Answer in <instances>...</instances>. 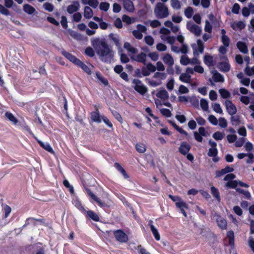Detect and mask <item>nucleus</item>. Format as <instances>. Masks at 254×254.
Wrapping results in <instances>:
<instances>
[{"label": "nucleus", "instance_id": "bf43d9fd", "mask_svg": "<svg viewBox=\"0 0 254 254\" xmlns=\"http://www.w3.org/2000/svg\"><path fill=\"white\" fill-rule=\"evenodd\" d=\"M192 8L190 7H188L185 11V14L187 18H190L193 14Z\"/></svg>", "mask_w": 254, "mask_h": 254}, {"label": "nucleus", "instance_id": "c03bdc74", "mask_svg": "<svg viewBox=\"0 0 254 254\" xmlns=\"http://www.w3.org/2000/svg\"><path fill=\"white\" fill-rule=\"evenodd\" d=\"M170 4L174 9H179L181 8V3L179 0H171Z\"/></svg>", "mask_w": 254, "mask_h": 254}, {"label": "nucleus", "instance_id": "5fc2aeb1", "mask_svg": "<svg viewBox=\"0 0 254 254\" xmlns=\"http://www.w3.org/2000/svg\"><path fill=\"white\" fill-rule=\"evenodd\" d=\"M159 111L161 114L166 117L169 118L171 116V113L169 109L162 108L160 109Z\"/></svg>", "mask_w": 254, "mask_h": 254}, {"label": "nucleus", "instance_id": "79ce46f5", "mask_svg": "<svg viewBox=\"0 0 254 254\" xmlns=\"http://www.w3.org/2000/svg\"><path fill=\"white\" fill-rule=\"evenodd\" d=\"M78 66L80 67L85 72H86L87 73L90 74L91 73V70L90 69V68L83 64L82 62L80 61L77 64Z\"/></svg>", "mask_w": 254, "mask_h": 254}, {"label": "nucleus", "instance_id": "4be33fe9", "mask_svg": "<svg viewBox=\"0 0 254 254\" xmlns=\"http://www.w3.org/2000/svg\"><path fill=\"white\" fill-rule=\"evenodd\" d=\"M87 193L94 200H95L100 207H104L105 203L103 202L98 197H97L94 193H93L91 190L88 189H86Z\"/></svg>", "mask_w": 254, "mask_h": 254}, {"label": "nucleus", "instance_id": "3c124183", "mask_svg": "<svg viewBox=\"0 0 254 254\" xmlns=\"http://www.w3.org/2000/svg\"><path fill=\"white\" fill-rule=\"evenodd\" d=\"M238 185L237 181H228L226 184L225 187L230 188H235Z\"/></svg>", "mask_w": 254, "mask_h": 254}, {"label": "nucleus", "instance_id": "c756f323", "mask_svg": "<svg viewBox=\"0 0 254 254\" xmlns=\"http://www.w3.org/2000/svg\"><path fill=\"white\" fill-rule=\"evenodd\" d=\"M136 151L139 153H144L146 151V145L142 142H138L135 145Z\"/></svg>", "mask_w": 254, "mask_h": 254}, {"label": "nucleus", "instance_id": "f03ea898", "mask_svg": "<svg viewBox=\"0 0 254 254\" xmlns=\"http://www.w3.org/2000/svg\"><path fill=\"white\" fill-rule=\"evenodd\" d=\"M167 74L163 72H156L153 75L145 79L146 82L150 86L155 87L162 84V80L166 79Z\"/></svg>", "mask_w": 254, "mask_h": 254}, {"label": "nucleus", "instance_id": "052dcab7", "mask_svg": "<svg viewBox=\"0 0 254 254\" xmlns=\"http://www.w3.org/2000/svg\"><path fill=\"white\" fill-rule=\"evenodd\" d=\"M43 7L45 10L52 12L54 10V6L49 2H46L43 4Z\"/></svg>", "mask_w": 254, "mask_h": 254}, {"label": "nucleus", "instance_id": "dca6fc26", "mask_svg": "<svg viewBox=\"0 0 254 254\" xmlns=\"http://www.w3.org/2000/svg\"><path fill=\"white\" fill-rule=\"evenodd\" d=\"M32 134L33 136V137H34V138L37 141V142L39 143V144L40 145V146L43 148H44L47 151H48L52 154L55 153V152L54 151L52 147L51 146V145H50V144L49 143H48V142L44 143V142H42V141L39 140L35 136H34V135L33 134Z\"/></svg>", "mask_w": 254, "mask_h": 254}, {"label": "nucleus", "instance_id": "f3484780", "mask_svg": "<svg viewBox=\"0 0 254 254\" xmlns=\"http://www.w3.org/2000/svg\"><path fill=\"white\" fill-rule=\"evenodd\" d=\"M176 206L181 210L185 217H187L185 209H188V205L184 201L181 199L180 201H178V202L176 203Z\"/></svg>", "mask_w": 254, "mask_h": 254}, {"label": "nucleus", "instance_id": "5701e85b", "mask_svg": "<svg viewBox=\"0 0 254 254\" xmlns=\"http://www.w3.org/2000/svg\"><path fill=\"white\" fill-rule=\"evenodd\" d=\"M146 57L147 56L146 54L141 52L137 56H134V55L133 57H131V59L137 62L145 64Z\"/></svg>", "mask_w": 254, "mask_h": 254}, {"label": "nucleus", "instance_id": "0e129e2a", "mask_svg": "<svg viewBox=\"0 0 254 254\" xmlns=\"http://www.w3.org/2000/svg\"><path fill=\"white\" fill-rule=\"evenodd\" d=\"M227 139L229 143H233L236 141L237 136L236 134H228Z\"/></svg>", "mask_w": 254, "mask_h": 254}, {"label": "nucleus", "instance_id": "f8f14e48", "mask_svg": "<svg viewBox=\"0 0 254 254\" xmlns=\"http://www.w3.org/2000/svg\"><path fill=\"white\" fill-rule=\"evenodd\" d=\"M96 111L92 112L91 113V119L94 122L97 123H100L102 122V117L104 115H101L99 114V111L97 109V107L95 106Z\"/></svg>", "mask_w": 254, "mask_h": 254}, {"label": "nucleus", "instance_id": "393cba45", "mask_svg": "<svg viewBox=\"0 0 254 254\" xmlns=\"http://www.w3.org/2000/svg\"><path fill=\"white\" fill-rule=\"evenodd\" d=\"M148 225L150 227L151 231L153 234L155 239L157 241H159L160 239V235L158 232L157 229L153 225V221L152 220H150L149 221Z\"/></svg>", "mask_w": 254, "mask_h": 254}, {"label": "nucleus", "instance_id": "ddd939ff", "mask_svg": "<svg viewBox=\"0 0 254 254\" xmlns=\"http://www.w3.org/2000/svg\"><path fill=\"white\" fill-rule=\"evenodd\" d=\"M80 7V4L78 1H73L67 7V11L70 14L77 11Z\"/></svg>", "mask_w": 254, "mask_h": 254}, {"label": "nucleus", "instance_id": "6ab92c4d", "mask_svg": "<svg viewBox=\"0 0 254 254\" xmlns=\"http://www.w3.org/2000/svg\"><path fill=\"white\" fill-rule=\"evenodd\" d=\"M211 72L213 75L212 78L215 82H224V77L216 70H212Z\"/></svg>", "mask_w": 254, "mask_h": 254}, {"label": "nucleus", "instance_id": "bb28decb", "mask_svg": "<svg viewBox=\"0 0 254 254\" xmlns=\"http://www.w3.org/2000/svg\"><path fill=\"white\" fill-rule=\"evenodd\" d=\"M156 96L163 100H166L169 98V94L165 89H161L157 92Z\"/></svg>", "mask_w": 254, "mask_h": 254}, {"label": "nucleus", "instance_id": "37998d69", "mask_svg": "<svg viewBox=\"0 0 254 254\" xmlns=\"http://www.w3.org/2000/svg\"><path fill=\"white\" fill-rule=\"evenodd\" d=\"M122 20L127 24H131L135 22V18H131L127 15H124L122 17Z\"/></svg>", "mask_w": 254, "mask_h": 254}, {"label": "nucleus", "instance_id": "603ef678", "mask_svg": "<svg viewBox=\"0 0 254 254\" xmlns=\"http://www.w3.org/2000/svg\"><path fill=\"white\" fill-rule=\"evenodd\" d=\"M219 91L221 97L223 98H228L230 96V93L225 89H221Z\"/></svg>", "mask_w": 254, "mask_h": 254}, {"label": "nucleus", "instance_id": "4c0bfd02", "mask_svg": "<svg viewBox=\"0 0 254 254\" xmlns=\"http://www.w3.org/2000/svg\"><path fill=\"white\" fill-rule=\"evenodd\" d=\"M210 190L213 196L215 198H216L218 201L220 202L221 199L218 189L215 188L214 187H211Z\"/></svg>", "mask_w": 254, "mask_h": 254}, {"label": "nucleus", "instance_id": "9d476101", "mask_svg": "<svg viewBox=\"0 0 254 254\" xmlns=\"http://www.w3.org/2000/svg\"><path fill=\"white\" fill-rule=\"evenodd\" d=\"M225 106L228 114L230 115H235L237 112V108L235 105L230 100L225 101Z\"/></svg>", "mask_w": 254, "mask_h": 254}, {"label": "nucleus", "instance_id": "9b49d317", "mask_svg": "<svg viewBox=\"0 0 254 254\" xmlns=\"http://www.w3.org/2000/svg\"><path fill=\"white\" fill-rule=\"evenodd\" d=\"M209 144L211 147L209 149L208 155L210 157H215L218 153V151L216 148V143L212 140H209Z\"/></svg>", "mask_w": 254, "mask_h": 254}, {"label": "nucleus", "instance_id": "58836bf2", "mask_svg": "<svg viewBox=\"0 0 254 254\" xmlns=\"http://www.w3.org/2000/svg\"><path fill=\"white\" fill-rule=\"evenodd\" d=\"M115 166L116 168V169L120 172V173L123 175L124 177L126 179L128 178V176L127 174L126 171L124 170V169L118 163H116L115 164Z\"/></svg>", "mask_w": 254, "mask_h": 254}, {"label": "nucleus", "instance_id": "1a4fd4ad", "mask_svg": "<svg viewBox=\"0 0 254 254\" xmlns=\"http://www.w3.org/2000/svg\"><path fill=\"white\" fill-rule=\"evenodd\" d=\"M122 2L124 8L129 12H133L135 7L133 2L131 0H119Z\"/></svg>", "mask_w": 254, "mask_h": 254}, {"label": "nucleus", "instance_id": "338daca9", "mask_svg": "<svg viewBox=\"0 0 254 254\" xmlns=\"http://www.w3.org/2000/svg\"><path fill=\"white\" fill-rule=\"evenodd\" d=\"M208 120L213 125L216 126L218 124V120L213 115L209 116Z\"/></svg>", "mask_w": 254, "mask_h": 254}, {"label": "nucleus", "instance_id": "412c9836", "mask_svg": "<svg viewBox=\"0 0 254 254\" xmlns=\"http://www.w3.org/2000/svg\"><path fill=\"white\" fill-rule=\"evenodd\" d=\"M240 101L245 105H248L250 103H254V94H251L250 96H242Z\"/></svg>", "mask_w": 254, "mask_h": 254}, {"label": "nucleus", "instance_id": "0eeeda50", "mask_svg": "<svg viewBox=\"0 0 254 254\" xmlns=\"http://www.w3.org/2000/svg\"><path fill=\"white\" fill-rule=\"evenodd\" d=\"M187 28L191 33H193L196 36H200L202 32L201 27L195 24L192 21H189L187 23Z\"/></svg>", "mask_w": 254, "mask_h": 254}, {"label": "nucleus", "instance_id": "69168bd1", "mask_svg": "<svg viewBox=\"0 0 254 254\" xmlns=\"http://www.w3.org/2000/svg\"><path fill=\"white\" fill-rule=\"evenodd\" d=\"M82 18V15L79 12L74 13L72 16V19L74 22H79Z\"/></svg>", "mask_w": 254, "mask_h": 254}, {"label": "nucleus", "instance_id": "72a5a7b5", "mask_svg": "<svg viewBox=\"0 0 254 254\" xmlns=\"http://www.w3.org/2000/svg\"><path fill=\"white\" fill-rule=\"evenodd\" d=\"M191 76L188 73H183L181 74L179 77V79L183 82L190 83V81Z\"/></svg>", "mask_w": 254, "mask_h": 254}, {"label": "nucleus", "instance_id": "7ed1b4c3", "mask_svg": "<svg viewBox=\"0 0 254 254\" xmlns=\"http://www.w3.org/2000/svg\"><path fill=\"white\" fill-rule=\"evenodd\" d=\"M154 14L158 18H164L167 17L169 14L168 7L163 3L158 2L154 10Z\"/></svg>", "mask_w": 254, "mask_h": 254}, {"label": "nucleus", "instance_id": "aec40b11", "mask_svg": "<svg viewBox=\"0 0 254 254\" xmlns=\"http://www.w3.org/2000/svg\"><path fill=\"white\" fill-rule=\"evenodd\" d=\"M62 54L67 58L69 61L73 63L74 64L77 65L78 63L79 62L80 60L77 59L76 57H75L72 55L70 54L69 53H67L65 51H63Z\"/></svg>", "mask_w": 254, "mask_h": 254}, {"label": "nucleus", "instance_id": "2eb2a0df", "mask_svg": "<svg viewBox=\"0 0 254 254\" xmlns=\"http://www.w3.org/2000/svg\"><path fill=\"white\" fill-rule=\"evenodd\" d=\"M124 48L127 50L131 58L137 52V49L133 47L130 43L128 42L125 43L124 45Z\"/></svg>", "mask_w": 254, "mask_h": 254}, {"label": "nucleus", "instance_id": "f704fd0d", "mask_svg": "<svg viewBox=\"0 0 254 254\" xmlns=\"http://www.w3.org/2000/svg\"><path fill=\"white\" fill-rule=\"evenodd\" d=\"M160 37L162 40L166 41L171 45H173L175 42V38L174 36L161 35Z\"/></svg>", "mask_w": 254, "mask_h": 254}, {"label": "nucleus", "instance_id": "b1692460", "mask_svg": "<svg viewBox=\"0 0 254 254\" xmlns=\"http://www.w3.org/2000/svg\"><path fill=\"white\" fill-rule=\"evenodd\" d=\"M231 26L234 30L242 29L245 27L246 24L242 21H235L231 24Z\"/></svg>", "mask_w": 254, "mask_h": 254}, {"label": "nucleus", "instance_id": "8fccbe9b", "mask_svg": "<svg viewBox=\"0 0 254 254\" xmlns=\"http://www.w3.org/2000/svg\"><path fill=\"white\" fill-rule=\"evenodd\" d=\"M212 108L213 110L217 113L219 114H223L222 109L221 108L220 105L218 103H214L212 105Z\"/></svg>", "mask_w": 254, "mask_h": 254}, {"label": "nucleus", "instance_id": "774afa93", "mask_svg": "<svg viewBox=\"0 0 254 254\" xmlns=\"http://www.w3.org/2000/svg\"><path fill=\"white\" fill-rule=\"evenodd\" d=\"M245 73L249 76L254 75V66L252 68H250L249 66H247L245 70Z\"/></svg>", "mask_w": 254, "mask_h": 254}, {"label": "nucleus", "instance_id": "39448f33", "mask_svg": "<svg viewBox=\"0 0 254 254\" xmlns=\"http://www.w3.org/2000/svg\"><path fill=\"white\" fill-rule=\"evenodd\" d=\"M191 47L193 50V54L194 57H198L200 54H202L204 51V44L202 41L198 39L196 44H192Z\"/></svg>", "mask_w": 254, "mask_h": 254}, {"label": "nucleus", "instance_id": "f257e3e1", "mask_svg": "<svg viewBox=\"0 0 254 254\" xmlns=\"http://www.w3.org/2000/svg\"><path fill=\"white\" fill-rule=\"evenodd\" d=\"M91 44L102 61L111 62L114 56V52L104 39L93 38L91 39Z\"/></svg>", "mask_w": 254, "mask_h": 254}, {"label": "nucleus", "instance_id": "c85d7f7f", "mask_svg": "<svg viewBox=\"0 0 254 254\" xmlns=\"http://www.w3.org/2000/svg\"><path fill=\"white\" fill-rule=\"evenodd\" d=\"M74 205L82 212H86V209L82 205V204L77 197H75L72 200Z\"/></svg>", "mask_w": 254, "mask_h": 254}, {"label": "nucleus", "instance_id": "49530a36", "mask_svg": "<svg viewBox=\"0 0 254 254\" xmlns=\"http://www.w3.org/2000/svg\"><path fill=\"white\" fill-rule=\"evenodd\" d=\"M146 24H149L152 28H156L161 25V22L158 20H149Z\"/></svg>", "mask_w": 254, "mask_h": 254}, {"label": "nucleus", "instance_id": "e433bc0d", "mask_svg": "<svg viewBox=\"0 0 254 254\" xmlns=\"http://www.w3.org/2000/svg\"><path fill=\"white\" fill-rule=\"evenodd\" d=\"M227 237L229 239V243L230 245L233 246L234 245V233L233 231H229L227 233Z\"/></svg>", "mask_w": 254, "mask_h": 254}, {"label": "nucleus", "instance_id": "864d4df0", "mask_svg": "<svg viewBox=\"0 0 254 254\" xmlns=\"http://www.w3.org/2000/svg\"><path fill=\"white\" fill-rule=\"evenodd\" d=\"M219 126L222 128H225L227 126V122L224 118H220L218 121Z\"/></svg>", "mask_w": 254, "mask_h": 254}, {"label": "nucleus", "instance_id": "680f3d73", "mask_svg": "<svg viewBox=\"0 0 254 254\" xmlns=\"http://www.w3.org/2000/svg\"><path fill=\"white\" fill-rule=\"evenodd\" d=\"M221 41L225 47H229L230 44V39L228 37V36H222Z\"/></svg>", "mask_w": 254, "mask_h": 254}, {"label": "nucleus", "instance_id": "cd10ccee", "mask_svg": "<svg viewBox=\"0 0 254 254\" xmlns=\"http://www.w3.org/2000/svg\"><path fill=\"white\" fill-rule=\"evenodd\" d=\"M203 62L208 66H210L213 64V58L208 54H205L203 58Z\"/></svg>", "mask_w": 254, "mask_h": 254}, {"label": "nucleus", "instance_id": "a211bd4d", "mask_svg": "<svg viewBox=\"0 0 254 254\" xmlns=\"http://www.w3.org/2000/svg\"><path fill=\"white\" fill-rule=\"evenodd\" d=\"M162 60L166 64L170 66H172L174 64V59L171 55L169 54H165L162 58Z\"/></svg>", "mask_w": 254, "mask_h": 254}, {"label": "nucleus", "instance_id": "423d86ee", "mask_svg": "<svg viewBox=\"0 0 254 254\" xmlns=\"http://www.w3.org/2000/svg\"><path fill=\"white\" fill-rule=\"evenodd\" d=\"M213 218L216 221L217 226L222 230H226L227 228L226 220L219 214L215 213L213 214Z\"/></svg>", "mask_w": 254, "mask_h": 254}, {"label": "nucleus", "instance_id": "7c9ffc66", "mask_svg": "<svg viewBox=\"0 0 254 254\" xmlns=\"http://www.w3.org/2000/svg\"><path fill=\"white\" fill-rule=\"evenodd\" d=\"M93 12L92 9L89 6H85L84 9V16L87 19H90L92 17Z\"/></svg>", "mask_w": 254, "mask_h": 254}, {"label": "nucleus", "instance_id": "20e7f679", "mask_svg": "<svg viewBox=\"0 0 254 254\" xmlns=\"http://www.w3.org/2000/svg\"><path fill=\"white\" fill-rule=\"evenodd\" d=\"M132 86L136 91L141 95L145 94L148 90L147 87L138 79H134L132 80Z\"/></svg>", "mask_w": 254, "mask_h": 254}, {"label": "nucleus", "instance_id": "a18cd8bd", "mask_svg": "<svg viewBox=\"0 0 254 254\" xmlns=\"http://www.w3.org/2000/svg\"><path fill=\"white\" fill-rule=\"evenodd\" d=\"M180 62L181 64L187 65L189 64L190 59L187 55H184L181 57Z\"/></svg>", "mask_w": 254, "mask_h": 254}, {"label": "nucleus", "instance_id": "4468645a", "mask_svg": "<svg viewBox=\"0 0 254 254\" xmlns=\"http://www.w3.org/2000/svg\"><path fill=\"white\" fill-rule=\"evenodd\" d=\"M190 149V145L186 142H182L179 148V151L183 155H186L188 153Z\"/></svg>", "mask_w": 254, "mask_h": 254}, {"label": "nucleus", "instance_id": "ea45409f", "mask_svg": "<svg viewBox=\"0 0 254 254\" xmlns=\"http://www.w3.org/2000/svg\"><path fill=\"white\" fill-rule=\"evenodd\" d=\"M224 133L221 132L220 131H216L214 132L212 135V137L216 140H221L224 138Z\"/></svg>", "mask_w": 254, "mask_h": 254}, {"label": "nucleus", "instance_id": "de8ad7c7", "mask_svg": "<svg viewBox=\"0 0 254 254\" xmlns=\"http://www.w3.org/2000/svg\"><path fill=\"white\" fill-rule=\"evenodd\" d=\"M69 34L70 36L73 37L74 39L77 40H82V36L79 33L75 32L74 31H70Z\"/></svg>", "mask_w": 254, "mask_h": 254}, {"label": "nucleus", "instance_id": "13d9d810", "mask_svg": "<svg viewBox=\"0 0 254 254\" xmlns=\"http://www.w3.org/2000/svg\"><path fill=\"white\" fill-rule=\"evenodd\" d=\"M174 82L175 81L173 78H171L168 81L166 84V87L169 90L172 91L173 89L174 86Z\"/></svg>", "mask_w": 254, "mask_h": 254}, {"label": "nucleus", "instance_id": "a878e982", "mask_svg": "<svg viewBox=\"0 0 254 254\" xmlns=\"http://www.w3.org/2000/svg\"><path fill=\"white\" fill-rule=\"evenodd\" d=\"M219 68L223 72H228L229 71L230 65L227 59H226L225 62H221L219 64Z\"/></svg>", "mask_w": 254, "mask_h": 254}, {"label": "nucleus", "instance_id": "6e6552de", "mask_svg": "<svg viewBox=\"0 0 254 254\" xmlns=\"http://www.w3.org/2000/svg\"><path fill=\"white\" fill-rule=\"evenodd\" d=\"M116 239L121 243H125L128 240L127 235L121 230H117L113 232Z\"/></svg>", "mask_w": 254, "mask_h": 254}, {"label": "nucleus", "instance_id": "6e6d98bb", "mask_svg": "<svg viewBox=\"0 0 254 254\" xmlns=\"http://www.w3.org/2000/svg\"><path fill=\"white\" fill-rule=\"evenodd\" d=\"M5 116L7 119H8L11 122H13L14 124H17V120L11 113L6 112L5 114Z\"/></svg>", "mask_w": 254, "mask_h": 254}, {"label": "nucleus", "instance_id": "c9c22d12", "mask_svg": "<svg viewBox=\"0 0 254 254\" xmlns=\"http://www.w3.org/2000/svg\"><path fill=\"white\" fill-rule=\"evenodd\" d=\"M87 216L95 221H99V217L98 215L92 210L86 211Z\"/></svg>", "mask_w": 254, "mask_h": 254}, {"label": "nucleus", "instance_id": "473e14b6", "mask_svg": "<svg viewBox=\"0 0 254 254\" xmlns=\"http://www.w3.org/2000/svg\"><path fill=\"white\" fill-rule=\"evenodd\" d=\"M23 10L28 14H32L35 12V9L28 4H25L23 5Z\"/></svg>", "mask_w": 254, "mask_h": 254}, {"label": "nucleus", "instance_id": "e2e57ef3", "mask_svg": "<svg viewBox=\"0 0 254 254\" xmlns=\"http://www.w3.org/2000/svg\"><path fill=\"white\" fill-rule=\"evenodd\" d=\"M178 92L181 94H187L189 92V90L185 86L181 85L179 88Z\"/></svg>", "mask_w": 254, "mask_h": 254}, {"label": "nucleus", "instance_id": "a19ab883", "mask_svg": "<svg viewBox=\"0 0 254 254\" xmlns=\"http://www.w3.org/2000/svg\"><path fill=\"white\" fill-rule=\"evenodd\" d=\"M200 105L202 110L204 111H207L208 110V103L207 100L201 99L200 101Z\"/></svg>", "mask_w": 254, "mask_h": 254}, {"label": "nucleus", "instance_id": "4d7b16f0", "mask_svg": "<svg viewBox=\"0 0 254 254\" xmlns=\"http://www.w3.org/2000/svg\"><path fill=\"white\" fill-rule=\"evenodd\" d=\"M144 41L145 43L149 45L152 46L154 44V39L151 36H146L144 37Z\"/></svg>", "mask_w": 254, "mask_h": 254}, {"label": "nucleus", "instance_id": "09e8293b", "mask_svg": "<svg viewBox=\"0 0 254 254\" xmlns=\"http://www.w3.org/2000/svg\"><path fill=\"white\" fill-rule=\"evenodd\" d=\"M110 3L107 2H102L99 5V8L100 10L107 11L110 7Z\"/></svg>", "mask_w": 254, "mask_h": 254}, {"label": "nucleus", "instance_id": "2f4dec72", "mask_svg": "<svg viewBox=\"0 0 254 254\" xmlns=\"http://www.w3.org/2000/svg\"><path fill=\"white\" fill-rule=\"evenodd\" d=\"M237 46L239 50L244 54H246L248 52V50L246 44L243 42H238Z\"/></svg>", "mask_w": 254, "mask_h": 254}]
</instances>
